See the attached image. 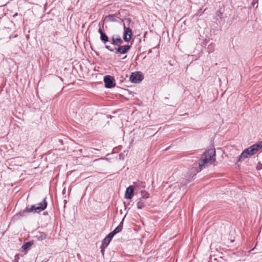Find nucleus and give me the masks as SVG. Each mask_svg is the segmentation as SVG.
<instances>
[{
    "label": "nucleus",
    "instance_id": "1",
    "mask_svg": "<svg viewBox=\"0 0 262 262\" xmlns=\"http://www.w3.org/2000/svg\"><path fill=\"white\" fill-rule=\"evenodd\" d=\"M215 161V150L214 148H211L205 151L201 159L199 160V169H196L193 172V175H195L203 168L213 163Z\"/></svg>",
    "mask_w": 262,
    "mask_h": 262
},
{
    "label": "nucleus",
    "instance_id": "2",
    "mask_svg": "<svg viewBox=\"0 0 262 262\" xmlns=\"http://www.w3.org/2000/svg\"><path fill=\"white\" fill-rule=\"evenodd\" d=\"M132 47L131 45L119 46L117 47L112 48L110 45H105V48L111 52L117 54L118 53L125 54L127 53Z\"/></svg>",
    "mask_w": 262,
    "mask_h": 262
},
{
    "label": "nucleus",
    "instance_id": "3",
    "mask_svg": "<svg viewBox=\"0 0 262 262\" xmlns=\"http://www.w3.org/2000/svg\"><path fill=\"white\" fill-rule=\"evenodd\" d=\"M40 208L37 207V206H35V204L28 206L25 209L19 211V215L21 217H24L31 213H39L40 212Z\"/></svg>",
    "mask_w": 262,
    "mask_h": 262
},
{
    "label": "nucleus",
    "instance_id": "4",
    "mask_svg": "<svg viewBox=\"0 0 262 262\" xmlns=\"http://www.w3.org/2000/svg\"><path fill=\"white\" fill-rule=\"evenodd\" d=\"M144 78L142 73L141 72L132 73L130 76L129 80L133 83H139Z\"/></svg>",
    "mask_w": 262,
    "mask_h": 262
},
{
    "label": "nucleus",
    "instance_id": "5",
    "mask_svg": "<svg viewBox=\"0 0 262 262\" xmlns=\"http://www.w3.org/2000/svg\"><path fill=\"white\" fill-rule=\"evenodd\" d=\"M103 80L106 88L111 89L115 86V81L113 76L106 75L104 77Z\"/></svg>",
    "mask_w": 262,
    "mask_h": 262
},
{
    "label": "nucleus",
    "instance_id": "6",
    "mask_svg": "<svg viewBox=\"0 0 262 262\" xmlns=\"http://www.w3.org/2000/svg\"><path fill=\"white\" fill-rule=\"evenodd\" d=\"M124 33L123 35V40L126 41H129L132 36V29L129 27H126L125 25H124Z\"/></svg>",
    "mask_w": 262,
    "mask_h": 262
},
{
    "label": "nucleus",
    "instance_id": "7",
    "mask_svg": "<svg viewBox=\"0 0 262 262\" xmlns=\"http://www.w3.org/2000/svg\"><path fill=\"white\" fill-rule=\"evenodd\" d=\"M261 148H262V143L259 142L257 144H254L247 149H248L250 155L252 156L253 155L255 152L257 151H258Z\"/></svg>",
    "mask_w": 262,
    "mask_h": 262
},
{
    "label": "nucleus",
    "instance_id": "8",
    "mask_svg": "<svg viewBox=\"0 0 262 262\" xmlns=\"http://www.w3.org/2000/svg\"><path fill=\"white\" fill-rule=\"evenodd\" d=\"M103 27V24L102 25V27H100L98 29V33L100 34V40L104 43H106L107 42H110L108 37L107 35L103 31L102 28Z\"/></svg>",
    "mask_w": 262,
    "mask_h": 262
},
{
    "label": "nucleus",
    "instance_id": "9",
    "mask_svg": "<svg viewBox=\"0 0 262 262\" xmlns=\"http://www.w3.org/2000/svg\"><path fill=\"white\" fill-rule=\"evenodd\" d=\"M110 42L113 45L118 47L123 44V41L120 37H116L115 35H113L111 37Z\"/></svg>",
    "mask_w": 262,
    "mask_h": 262
},
{
    "label": "nucleus",
    "instance_id": "10",
    "mask_svg": "<svg viewBox=\"0 0 262 262\" xmlns=\"http://www.w3.org/2000/svg\"><path fill=\"white\" fill-rule=\"evenodd\" d=\"M134 187L132 186L128 187L125 191V198L126 199H131L133 197Z\"/></svg>",
    "mask_w": 262,
    "mask_h": 262
},
{
    "label": "nucleus",
    "instance_id": "11",
    "mask_svg": "<svg viewBox=\"0 0 262 262\" xmlns=\"http://www.w3.org/2000/svg\"><path fill=\"white\" fill-rule=\"evenodd\" d=\"M248 149H244L238 157V162H242L244 159L251 157Z\"/></svg>",
    "mask_w": 262,
    "mask_h": 262
},
{
    "label": "nucleus",
    "instance_id": "12",
    "mask_svg": "<svg viewBox=\"0 0 262 262\" xmlns=\"http://www.w3.org/2000/svg\"><path fill=\"white\" fill-rule=\"evenodd\" d=\"M125 217V215L124 216V217L122 220V221L120 223L119 225L113 231L110 232V233L111 234V235H112L114 236L117 233L121 231L122 228H123V221H124Z\"/></svg>",
    "mask_w": 262,
    "mask_h": 262
},
{
    "label": "nucleus",
    "instance_id": "13",
    "mask_svg": "<svg viewBox=\"0 0 262 262\" xmlns=\"http://www.w3.org/2000/svg\"><path fill=\"white\" fill-rule=\"evenodd\" d=\"M113 237L114 236L112 235H111V234L110 233L103 240L102 247H104V248H106L108 245Z\"/></svg>",
    "mask_w": 262,
    "mask_h": 262
},
{
    "label": "nucleus",
    "instance_id": "14",
    "mask_svg": "<svg viewBox=\"0 0 262 262\" xmlns=\"http://www.w3.org/2000/svg\"><path fill=\"white\" fill-rule=\"evenodd\" d=\"M37 207L40 208V212L44 210L47 207L48 203L46 201V198H45L41 202L35 204Z\"/></svg>",
    "mask_w": 262,
    "mask_h": 262
},
{
    "label": "nucleus",
    "instance_id": "15",
    "mask_svg": "<svg viewBox=\"0 0 262 262\" xmlns=\"http://www.w3.org/2000/svg\"><path fill=\"white\" fill-rule=\"evenodd\" d=\"M46 237L47 234L45 233H42L39 235H37L36 236V238L37 239V240L40 241L45 239Z\"/></svg>",
    "mask_w": 262,
    "mask_h": 262
},
{
    "label": "nucleus",
    "instance_id": "16",
    "mask_svg": "<svg viewBox=\"0 0 262 262\" xmlns=\"http://www.w3.org/2000/svg\"><path fill=\"white\" fill-rule=\"evenodd\" d=\"M137 208L139 209H142L145 206L144 202L141 199H140V200L137 202Z\"/></svg>",
    "mask_w": 262,
    "mask_h": 262
},
{
    "label": "nucleus",
    "instance_id": "17",
    "mask_svg": "<svg viewBox=\"0 0 262 262\" xmlns=\"http://www.w3.org/2000/svg\"><path fill=\"white\" fill-rule=\"evenodd\" d=\"M214 46H215L214 44L212 43H211L208 45L207 50H208V52L209 53H212L214 51Z\"/></svg>",
    "mask_w": 262,
    "mask_h": 262
},
{
    "label": "nucleus",
    "instance_id": "18",
    "mask_svg": "<svg viewBox=\"0 0 262 262\" xmlns=\"http://www.w3.org/2000/svg\"><path fill=\"white\" fill-rule=\"evenodd\" d=\"M32 245V243L31 242H27L22 246L21 249L23 250H26Z\"/></svg>",
    "mask_w": 262,
    "mask_h": 262
},
{
    "label": "nucleus",
    "instance_id": "19",
    "mask_svg": "<svg viewBox=\"0 0 262 262\" xmlns=\"http://www.w3.org/2000/svg\"><path fill=\"white\" fill-rule=\"evenodd\" d=\"M141 196L143 199H147L149 197V194L148 192L145 190H142L141 191Z\"/></svg>",
    "mask_w": 262,
    "mask_h": 262
},
{
    "label": "nucleus",
    "instance_id": "20",
    "mask_svg": "<svg viewBox=\"0 0 262 262\" xmlns=\"http://www.w3.org/2000/svg\"><path fill=\"white\" fill-rule=\"evenodd\" d=\"M107 18H108V20L110 21H116L115 16H114L113 15H109L107 16Z\"/></svg>",
    "mask_w": 262,
    "mask_h": 262
},
{
    "label": "nucleus",
    "instance_id": "21",
    "mask_svg": "<svg viewBox=\"0 0 262 262\" xmlns=\"http://www.w3.org/2000/svg\"><path fill=\"white\" fill-rule=\"evenodd\" d=\"M258 4V0H253V1L251 2V5L254 7L256 4ZM258 7V5H256V8Z\"/></svg>",
    "mask_w": 262,
    "mask_h": 262
},
{
    "label": "nucleus",
    "instance_id": "22",
    "mask_svg": "<svg viewBox=\"0 0 262 262\" xmlns=\"http://www.w3.org/2000/svg\"><path fill=\"white\" fill-rule=\"evenodd\" d=\"M256 169L257 170H260L262 169V164L260 163H258L257 165L256 166Z\"/></svg>",
    "mask_w": 262,
    "mask_h": 262
},
{
    "label": "nucleus",
    "instance_id": "23",
    "mask_svg": "<svg viewBox=\"0 0 262 262\" xmlns=\"http://www.w3.org/2000/svg\"><path fill=\"white\" fill-rule=\"evenodd\" d=\"M216 14L217 16H218L219 17H220L221 18L222 15V13L221 12L220 10H219L216 12Z\"/></svg>",
    "mask_w": 262,
    "mask_h": 262
},
{
    "label": "nucleus",
    "instance_id": "24",
    "mask_svg": "<svg viewBox=\"0 0 262 262\" xmlns=\"http://www.w3.org/2000/svg\"><path fill=\"white\" fill-rule=\"evenodd\" d=\"M101 252L102 253V254H103V252H104V247H102V246H101Z\"/></svg>",
    "mask_w": 262,
    "mask_h": 262
},
{
    "label": "nucleus",
    "instance_id": "25",
    "mask_svg": "<svg viewBox=\"0 0 262 262\" xmlns=\"http://www.w3.org/2000/svg\"><path fill=\"white\" fill-rule=\"evenodd\" d=\"M202 11V9H200L198 12V13H197V15H201V14H199V11Z\"/></svg>",
    "mask_w": 262,
    "mask_h": 262
},
{
    "label": "nucleus",
    "instance_id": "26",
    "mask_svg": "<svg viewBox=\"0 0 262 262\" xmlns=\"http://www.w3.org/2000/svg\"><path fill=\"white\" fill-rule=\"evenodd\" d=\"M207 43V41L206 40H204V44L206 45Z\"/></svg>",
    "mask_w": 262,
    "mask_h": 262
},
{
    "label": "nucleus",
    "instance_id": "27",
    "mask_svg": "<svg viewBox=\"0 0 262 262\" xmlns=\"http://www.w3.org/2000/svg\"><path fill=\"white\" fill-rule=\"evenodd\" d=\"M126 56H125L124 57H123L122 59H125V58H126Z\"/></svg>",
    "mask_w": 262,
    "mask_h": 262
}]
</instances>
